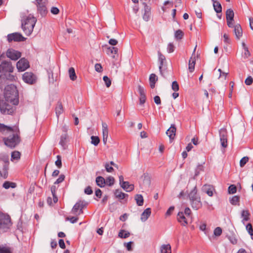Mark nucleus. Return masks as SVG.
Returning <instances> with one entry per match:
<instances>
[{"instance_id": "54", "label": "nucleus", "mask_w": 253, "mask_h": 253, "mask_svg": "<svg viewBox=\"0 0 253 253\" xmlns=\"http://www.w3.org/2000/svg\"><path fill=\"white\" fill-rule=\"evenodd\" d=\"M204 170V167L202 165H199L195 170V176H197L201 171Z\"/></svg>"}, {"instance_id": "1", "label": "nucleus", "mask_w": 253, "mask_h": 253, "mask_svg": "<svg viewBox=\"0 0 253 253\" xmlns=\"http://www.w3.org/2000/svg\"><path fill=\"white\" fill-rule=\"evenodd\" d=\"M4 95L5 100L14 105L18 104V93L16 87L12 84H7L4 87Z\"/></svg>"}, {"instance_id": "48", "label": "nucleus", "mask_w": 253, "mask_h": 253, "mask_svg": "<svg viewBox=\"0 0 253 253\" xmlns=\"http://www.w3.org/2000/svg\"><path fill=\"white\" fill-rule=\"evenodd\" d=\"M115 182V179L114 177L112 176H109L107 177L105 180V183L108 186H112L114 184Z\"/></svg>"}, {"instance_id": "7", "label": "nucleus", "mask_w": 253, "mask_h": 253, "mask_svg": "<svg viewBox=\"0 0 253 253\" xmlns=\"http://www.w3.org/2000/svg\"><path fill=\"white\" fill-rule=\"evenodd\" d=\"M10 225V219L8 215L0 211V230L5 231Z\"/></svg>"}, {"instance_id": "25", "label": "nucleus", "mask_w": 253, "mask_h": 253, "mask_svg": "<svg viewBox=\"0 0 253 253\" xmlns=\"http://www.w3.org/2000/svg\"><path fill=\"white\" fill-rule=\"evenodd\" d=\"M13 250L6 244L0 245V253H12Z\"/></svg>"}, {"instance_id": "35", "label": "nucleus", "mask_w": 253, "mask_h": 253, "mask_svg": "<svg viewBox=\"0 0 253 253\" xmlns=\"http://www.w3.org/2000/svg\"><path fill=\"white\" fill-rule=\"evenodd\" d=\"M102 134L103 137H108V126L106 123L103 122L102 123Z\"/></svg>"}, {"instance_id": "61", "label": "nucleus", "mask_w": 253, "mask_h": 253, "mask_svg": "<svg viewBox=\"0 0 253 253\" xmlns=\"http://www.w3.org/2000/svg\"><path fill=\"white\" fill-rule=\"evenodd\" d=\"M51 13L54 15H57L59 13V9L56 7L53 6L50 9Z\"/></svg>"}, {"instance_id": "23", "label": "nucleus", "mask_w": 253, "mask_h": 253, "mask_svg": "<svg viewBox=\"0 0 253 253\" xmlns=\"http://www.w3.org/2000/svg\"><path fill=\"white\" fill-rule=\"evenodd\" d=\"M151 209L147 208L142 213L141 215V220L142 221H145L148 218L151 214Z\"/></svg>"}, {"instance_id": "10", "label": "nucleus", "mask_w": 253, "mask_h": 253, "mask_svg": "<svg viewBox=\"0 0 253 253\" xmlns=\"http://www.w3.org/2000/svg\"><path fill=\"white\" fill-rule=\"evenodd\" d=\"M23 80L30 84H34L37 81V77L32 72H25L22 76Z\"/></svg>"}, {"instance_id": "22", "label": "nucleus", "mask_w": 253, "mask_h": 253, "mask_svg": "<svg viewBox=\"0 0 253 253\" xmlns=\"http://www.w3.org/2000/svg\"><path fill=\"white\" fill-rule=\"evenodd\" d=\"M121 187L126 192H130L134 189V185L133 184H130L127 181L123 182V183L121 184Z\"/></svg>"}, {"instance_id": "63", "label": "nucleus", "mask_w": 253, "mask_h": 253, "mask_svg": "<svg viewBox=\"0 0 253 253\" xmlns=\"http://www.w3.org/2000/svg\"><path fill=\"white\" fill-rule=\"evenodd\" d=\"M253 82V78L251 76H249L245 80V84L248 85H251Z\"/></svg>"}, {"instance_id": "53", "label": "nucleus", "mask_w": 253, "mask_h": 253, "mask_svg": "<svg viewBox=\"0 0 253 253\" xmlns=\"http://www.w3.org/2000/svg\"><path fill=\"white\" fill-rule=\"evenodd\" d=\"M55 165L58 168H61L62 167L61 157L60 155L57 156V160L55 162Z\"/></svg>"}, {"instance_id": "21", "label": "nucleus", "mask_w": 253, "mask_h": 253, "mask_svg": "<svg viewBox=\"0 0 253 253\" xmlns=\"http://www.w3.org/2000/svg\"><path fill=\"white\" fill-rule=\"evenodd\" d=\"M234 33L237 39H240L242 36L243 31L240 25L237 24L234 26Z\"/></svg>"}, {"instance_id": "5", "label": "nucleus", "mask_w": 253, "mask_h": 253, "mask_svg": "<svg viewBox=\"0 0 253 253\" xmlns=\"http://www.w3.org/2000/svg\"><path fill=\"white\" fill-rule=\"evenodd\" d=\"M12 129L13 131L12 132H9L10 133H14L15 132L13 128H12ZM3 140L5 144L10 148L15 147L20 141V137L17 132H16L15 133H13L12 136H10L7 138H4Z\"/></svg>"}, {"instance_id": "20", "label": "nucleus", "mask_w": 253, "mask_h": 253, "mask_svg": "<svg viewBox=\"0 0 253 253\" xmlns=\"http://www.w3.org/2000/svg\"><path fill=\"white\" fill-rule=\"evenodd\" d=\"M176 129L175 125H171L170 127L167 130L166 134L170 140L174 139L175 136Z\"/></svg>"}, {"instance_id": "24", "label": "nucleus", "mask_w": 253, "mask_h": 253, "mask_svg": "<svg viewBox=\"0 0 253 253\" xmlns=\"http://www.w3.org/2000/svg\"><path fill=\"white\" fill-rule=\"evenodd\" d=\"M177 220L183 226H185L187 224L186 218L182 212H179L178 213Z\"/></svg>"}, {"instance_id": "52", "label": "nucleus", "mask_w": 253, "mask_h": 253, "mask_svg": "<svg viewBox=\"0 0 253 253\" xmlns=\"http://www.w3.org/2000/svg\"><path fill=\"white\" fill-rule=\"evenodd\" d=\"M103 81L105 82V85L107 87L110 86L111 84V80L106 76H105L103 78Z\"/></svg>"}, {"instance_id": "19", "label": "nucleus", "mask_w": 253, "mask_h": 253, "mask_svg": "<svg viewBox=\"0 0 253 253\" xmlns=\"http://www.w3.org/2000/svg\"><path fill=\"white\" fill-rule=\"evenodd\" d=\"M143 4L144 5V9L143 19L145 21H148L150 17L151 7L149 6H148L145 3H144Z\"/></svg>"}, {"instance_id": "36", "label": "nucleus", "mask_w": 253, "mask_h": 253, "mask_svg": "<svg viewBox=\"0 0 253 253\" xmlns=\"http://www.w3.org/2000/svg\"><path fill=\"white\" fill-rule=\"evenodd\" d=\"M69 74L70 79L72 81H75L77 79L75 71L74 68L71 67L69 69Z\"/></svg>"}, {"instance_id": "45", "label": "nucleus", "mask_w": 253, "mask_h": 253, "mask_svg": "<svg viewBox=\"0 0 253 253\" xmlns=\"http://www.w3.org/2000/svg\"><path fill=\"white\" fill-rule=\"evenodd\" d=\"M20 158V153L18 151H14L11 154V161L18 160Z\"/></svg>"}, {"instance_id": "9", "label": "nucleus", "mask_w": 253, "mask_h": 253, "mask_svg": "<svg viewBox=\"0 0 253 253\" xmlns=\"http://www.w3.org/2000/svg\"><path fill=\"white\" fill-rule=\"evenodd\" d=\"M36 2L38 12L42 16H45L47 13L46 8L47 0H36Z\"/></svg>"}, {"instance_id": "51", "label": "nucleus", "mask_w": 253, "mask_h": 253, "mask_svg": "<svg viewBox=\"0 0 253 253\" xmlns=\"http://www.w3.org/2000/svg\"><path fill=\"white\" fill-rule=\"evenodd\" d=\"M237 191V187L234 185H231L228 187V192L229 194H234Z\"/></svg>"}, {"instance_id": "14", "label": "nucleus", "mask_w": 253, "mask_h": 253, "mask_svg": "<svg viewBox=\"0 0 253 253\" xmlns=\"http://www.w3.org/2000/svg\"><path fill=\"white\" fill-rule=\"evenodd\" d=\"M6 56L12 60H17L21 56V53L12 48L8 49L6 51Z\"/></svg>"}, {"instance_id": "43", "label": "nucleus", "mask_w": 253, "mask_h": 253, "mask_svg": "<svg viewBox=\"0 0 253 253\" xmlns=\"http://www.w3.org/2000/svg\"><path fill=\"white\" fill-rule=\"evenodd\" d=\"M240 197L238 196H234L230 200V203L233 205H239Z\"/></svg>"}, {"instance_id": "27", "label": "nucleus", "mask_w": 253, "mask_h": 253, "mask_svg": "<svg viewBox=\"0 0 253 253\" xmlns=\"http://www.w3.org/2000/svg\"><path fill=\"white\" fill-rule=\"evenodd\" d=\"M158 81V78L155 74H151L149 77V82L151 88L155 87V83Z\"/></svg>"}, {"instance_id": "28", "label": "nucleus", "mask_w": 253, "mask_h": 253, "mask_svg": "<svg viewBox=\"0 0 253 253\" xmlns=\"http://www.w3.org/2000/svg\"><path fill=\"white\" fill-rule=\"evenodd\" d=\"M13 130L12 128L10 126L4 125L0 123V132L2 133H6L7 132H12Z\"/></svg>"}, {"instance_id": "55", "label": "nucleus", "mask_w": 253, "mask_h": 253, "mask_svg": "<svg viewBox=\"0 0 253 253\" xmlns=\"http://www.w3.org/2000/svg\"><path fill=\"white\" fill-rule=\"evenodd\" d=\"M172 89L174 91H177L179 90V85L176 81H173L171 85Z\"/></svg>"}, {"instance_id": "16", "label": "nucleus", "mask_w": 253, "mask_h": 253, "mask_svg": "<svg viewBox=\"0 0 253 253\" xmlns=\"http://www.w3.org/2000/svg\"><path fill=\"white\" fill-rule=\"evenodd\" d=\"M16 66L18 71L22 72L29 67V63L27 59L22 58L17 63Z\"/></svg>"}, {"instance_id": "59", "label": "nucleus", "mask_w": 253, "mask_h": 253, "mask_svg": "<svg viewBox=\"0 0 253 253\" xmlns=\"http://www.w3.org/2000/svg\"><path fill=\"white\" fill-rule=\"evenodd\" d=\"M146 101V95H140L139 97V104L140 105H143Z\"/></svg>"}, {"instance_id": "47", "label": "nucleus", "mask_w": 253, "mask_h": 253, "mask_svg": "<svg viewBox=\"0 0 253 253\" xmlns=\"http://www.w3.org/2000/svg\"><path fill=\"white\" fill-rule=\"evenodd\" d=\"M91 143L94 146H97L100 142L99 138L98 136H91Z\"/></svg>"}, {"instance_id": "57", "label": "nucleus", "mask_w": 253, "mask_h": 253, "mask_svg": "<svg viewBox=\"0 0 253 253\" xmlns=\"http://www.w3.org/2000/svg\"><path fill=\"white\" fill-rule=\"evenodd\" d=\"M222 233V229L217 227L214 230V235L216 236H219Z\"/></svg>"}, {"instance_id": "40", "label": "nucleus", "mask_w": 253, "mask_h": 253, "mask_svg": "<svg viewBox=\"0 0 253 253\" xmlns=\"http://www.w3.org/2000/svg\"><path fill=\"white\" fill-rule=\"evenodd\" d=\"M213 6L214 8V10L216 13H218L221 12L222 6L221 4L218 1L216 2L215 3H213Z\"/></svg>"}, {"instance_id": "39", "label": "nucleus", "mask_w": 253, "mask_h": 253, "mask_svg": "<svg viewBox=\"0 0 253 253\" xmlns=\"http://www.w3.org/2000/svg\"><path fill=\"white\" fill-rule=\"evenodd\" d=\"M130 235V233L128 231H126L125 230H121L119 233L118 236L121 238L126 239Z\"/></svg>"}, {"instance_id": "15", "label": "nucleus", "mask_w": 253, "mask_h": 253, "mask_svg": "<svg viewBox=\"0 0 253 253\" xmlns=\"http://www.w3.org/2000/svg\"><path fill=\"white\" fill-rule=\"evenodd\" d=\"M13 70V67L10 62L3 61L0 65V72L11 73Z\"/></svg>"}, {"instance_id": "18", "label": "nucleus", "mask_w": 253, "mask_h": 253, "mask_svg": "<svg viewBox=\"0 0 253 253\" xmlns=\"http://www.w3.org/2000/svg\"><path fill=\"white\" fill-rule=\"evenodd\" d=\"M141 179L143 181V186L145 188H148L151 184V178L148 173H144L141 176Z\"/></svg>"}, {"instance_id": "2", "label": "nucleus", "mask_w": 253, "mask_h": 253, "mask_svg": "<svg viewBox=\"0 0 253 253\" xmlns=\"http://www.w3.org/2000/svg\"><path fill=\"white\" fill-rule=\"evenodd\" d=\"M36 22V18L31 14L23 18L22 28L26 35L29 36L31 34Z\"/></svg>"}, {"instance_id": "32", "label": "nucleus", "mask_w": 253, "mask_h": 253, "mask_svg": "<svg viewBox=\"0 0 253 253\" xmlns=\"http://www.w3.org/2000/svg\"><path fill=\"white\" fill-rule=\"evenodd\" d=\"M63 112V106L61 102H58L57 106L55 108V113L57 117L58 118L59 116Z\"/></svg>"}, {"instance_id": "26", "label": "nucleus", "mask_w": 253, "mask_h": 253, "mask_svg": "<svg viewBox=\"0 0 253 253\" xmlns=\"http://www.w3.org/2000/svg\"><path fill=\"white\" fill-rule=\"evenodd\" d=\"M202 190L204 192L206 193L209 196L211 197L213 195V188L210 185H205Z\"/></svg>"}, {"instance_id": "12", "label": "nucleus", "mask_w": 253, "mask_h": 253, "mask_svg": "<svg viewBox=\"0 0 253 253\" xmlns=\"http://www.w3.org/2000/svg\"><path fill=\"white\" fill-rule=\"evenodd\" d=\"M220 141L222 147L226 148L227 146V132L225 128H222L219 130Z\"/></svg>"}, {"instance_id": "11", "label": "nucleus", "mask_w": 253, "mask_h": 253, "mask_svg": "<svg viewBox=\"0 0 253 253\" xmlns=\"http://www.w3.org/2000/svg\"><path fill=\"white\" fill-rule=\"evenodd\" d=\"M85 204L83 201H79L74 206L72 210V213L76 215L77 216L83 213V209L85 206Z\"/></svg>"}, {"instance_id": "64", "label": "nucleus", "mask_w": 253, "mask_h": 253, "mask_svg": "<svg viewBox=\"0 0 253 253\" xmlns=\"http://www.w3.org/2000/svg\"><path fill=\"white\" fill-rule=\"evenodd\" d=\"M105 168L106 170L108 172H112L114 170L113 168L111 166H110L109 164L108 163L105 164Z\"/></svg>"}, {"instance_id": "8", "label": "nucleus", "mask_w": 253, "mask_h": 253, "mask_svg": "<svg viewBox=\"0 0 253 253\" xmlns=\"http://www.w3.org/2000/svg\"><path fill=\"white\" fill-rule=\"evenodd\" d=\"M15 80V77L10 74V73H5L0 76V88L2 89L5 84H8L7 81H13Z\"/></svg>"}, {"instance_id": "38", "label": "nucleus", "mask_w": 253, "mask_h": 253, "mask_svg": "<svg viewBox=\"0 0 253 253\" xmlns=\"http://www.w3.org/2000/svg\"><path fill=\"white\" fill-rule=\"evenodd\" d=\"M67 138V134L66 133L63 134L60 137V140L59 142V144L62 146V147L65 148L66 140Z\"/></svg>"}, {"instance_id": "42", "label": "nucleus", "mask_w": 253, "mask_h": 253, "mask_svg": "<svg viewBox=\"0 0 253 253\" xmlns=\"http://www.w3.org/2000/svg\"><path fill=\"white\" fill-rule=\"evenodd\" d=\"M250 213L248 211L243 210L241 213V216L243 218V222L244 221H248L249 220Z\"/></svg>"}, {"instance_id": "58", "label": "nucleus", "mask_w": 253, "mask_h": 253, "mask_svg": "<svg viewBox=\"0 0 253 253\" xmlns=\"http://www.w3.org/2000/svg\"><path fill=\"white\" fill-rule=\"evenodd\" d=\"M65 179V175L64 174H61L60 175L58 178L54 182V184H58L60 183H61L62 181H64Z\"/></svg>"}, {"instance_id": "49", "label": "nucleus", "mask_w": 253, "mask_h": 253, "mask_svg": "<svg viewBox=\"0 0 253 253\" xmlns=\"http://www.w3.org/2000/svg\"><path fill=\"white\" fill-rule=\"evenodd\" d=\"M218 71L219 72L218 79H223L224 80H225L228 73L222 72L220 69H219Z\"/></svg>"}, {"instance_id": "56", "label": "nucleus", "mask_w": 253, "mask_h": 253, "mask_svg": "<svg viewBox=\"0 0 253 253\" xmlns=\"http://www.w3.org/2000/svg\"><path fill=\"white\" fill-rule=\"evenodd\" d=\"M246 229L250 235H251V236L253 235V227H252V225L251 223H248L246 225Z\"/></svg>"}, {"instance_id": "41", "label": "nucleus", "mask_w": 253, "mask_h": 253, "mask_svg": "<svg viewBox=\"0 0 253 253\" xmlns=\"http://www.w3.org/2000/svg\"><path fill=\"white\" fill-rule=\"evenodd\" d=\"M118 51V49L116 47H109L107 48L106 52L108 55H111L112 54H117Z\"/></svg>"}, {"instance_id": "30", "label": "nucleus", "mask_w": 253, "mask_h": 253, "mask_svg": "<svg viewBox=\"0 0 253 253\" xmlns=\"http://www.w3.org/2000/svg\"><path fill=\"white\" fill-rule=\"evenodd\" d=\"M96 183L100 187H103L105 186V179L102 176H97L96 178Z\"/></svg>"}, {"instance_id": "50", "label": "nucleus", "mask_w": 253, "mask_h": 253, "mask_svg": "<svg viewBox=\"0 0 253 253\" xmlns=\"http://www.w3.org/2000/svg\"><path fill=\"white\" fill-rule=\"evenodd\" d=\"M249 157L247 156L244 157L241 159L240 161V166L241 167H243L246 163L249 161Z\"/></svg>"}, {"instance_id": "60", "label": "nucleus", "mask_w": 253, "mask_h": 253, "mask_svg": "<svg viewBox=\"0 0 253 253\" xmlns=\"http://www.w3.org/2000/svg\"><path fill=\"white\" fill-rule=\"evenodd\" d=\"M174 46L173 44L171 43H169L167 47V50L168 52L171 53L174 51Z\"/></svg>"}, {"instance_id": "29", "label": "nucleus", "mask_w": 253, "mask_h": 253, "mask_svg": "<svg viewBox=\"0 0 253 253\" xmlns=\"http://www.w3.org/2000/svg\"><path fill=\"white\" fill-rule=\"evenodd\" d=\"M114 194L116 197L118 199L123 200L128 197L127 194L124 193L119 190H116Z\"/></svg>"}, {"instance_id": "3", "label": "nucleus", "mask_w": 253, "mask_h": 253, "mask_svg": "<svg viewBox=\"0 0 253 253\" xmlns=\"http://www.w3.org/2000/svg\"><path fill=\"white\" fill-rule=\"evenodd\" d=\"M189 197L190 204L193 209L197 210L202 207V204L201 201V198L197 194V190L196 186L189 194Z\"/></svg>"}, {"instance_id": "33", "label": "nucleus", "mask_w": 253, "mask_h": 253, "mask_svg": "<svg viewBox=\"0 0 253 253\" xmlns=\"http://www.w3.org/2000/svg\"><path fill=\"white\" fill-rule=\"evenodd\" d=\"M195 64V57H191L189 62V70L190 72H193L194 70Z\"/></svg>"}, {"instance_id": "17", "label": "nucleus", "mask_w": 253, "mask_h": 253, "mask_svg": "<svg viewBox=\"0 0 253 253\" xmlns=\"http://www.w3.org/2000/svg\"><path fill=\"white\" fill-rule=\"evenodd\" d=\"M158 56H159V61L160 62V65L159 67V69L161 75L164 77V75L163 73L162 67L165 65V63H166V60L165 56L163 55L160 51L158 52Z\"/></svg>"}, {"instance_id": "37", "label": "nucleus", "mask_w": 253, "mask_h": 253, "mask_svg": "<svg viewBox=\"0 0 253 253\" xmlns=\"http://www.w3.org/2000/svg\"><path fill=\"white\" fill-rule=\"evenodd\" d=\"M136 203L138 206H142L144 202L143 196L140 194H137L135 197Z\"/></svg>"}, {"instance_id": "46", "label": "nucleus", "mask_w": 253, "mask_h": 253, "mask_svg": "<svg viewBox=\"0 0 253 253\" xmlns=\"http://www.w3.org/2000/svg\"><path fill=\"white\" fill-rule=\"evenodd\" d=\"M51 192L53 196V202L54 203H56L58 201L57 197L56 196V187L55 186H52L51 187Z\"/></svg>"}, {"instance_id": "4", "label": "nucleus", "mask_w": 253, "mask_h": 253, "mask_svg": "<svg viewBox=\"0 0 253 253\" xmlns=\"http://www.w3.org/2000/svg\"><path fill=\"white\" fill-rule=\"evenodd\" d=\"M8 156L5 155H0V176L6 178L8 176L9 168Z\"/></svg>"}, {"instance_id": "31", "label": "nucleus", "mask_w": 253, "mask_h": 253, "mask_svg": "<svg viewBox=\"0 0 253 253\" xmlns=\"http://www.w3.org/2000/svg\"><path fill=\"white\" fill-rule=\"evenodd\" d=\"M234 13L232 9L229 8L226 10V17L227 21L234 20Z\"/></svg>"}, {"instance_id": "34", "label": "nucleus", "mask_w": 253, "mask_h": 253, "mask_svg": "<svg viewBox=\"0 0 253 253\" xmlns=\"http://www.w3.org/2000/svg\"><path fill=\"white\" fill-rule=\"evenodd\" d=\"M161 253H171L170 245H164L161 247Z\"/></svg>"}, {"instance_id": "13", "label": "nucleus", "mask_w": 253, "mask_h": 253, "mask_svg": "<svg viewBox=\"0 0 253 253\" xmlns=\"http://www.w3.org/2000/svg\"><path fill=\"white\" fill-rule=\"evenodd\" d=\"M7 37L8 42H11L12 41L23 42L26 40V38L19 33H14L8 34Z\"/></svg>"}, {"instance_id": "62", "label": "nucleus", "mask_w": 253, "mask_h": 253, "mask_svg": "<svg viewBox=\"0 0 253 253\" xmlns=\"http://www.w3.org/2000/svg\"><path fill=\"white\" fill-rule=\"evenodd\" d=\"M95 70L96 72L100 73L102 71V67L100 63H96L95 65Z\"/></svg>"}, {"instance_id": "6", "label": "nucleus", "mask_w": 253, "mask_h": 253, "mask_svg": "<svg viewBox=\"0 0 253 253\" xmlns=\"http://www.w3.org/2000/svg\"><path fill=\"white\" fill-rule=\"evenodd\" d=\"M9 102L6 100L0 101V111L2 114L10 115L15 111V107L11 106Z\"/></svg>"}, {"instance_id": "44", "label": "nucleus", "mask_w": 253, "mask_h": 253, "mask_svg": "<svg viewBox=\"0 0 253 253\" xmlns=\"http://www.w3.org/2000/svg\"><path fill=\"white\" fill-rule=\"evenodd\" d=\"M183 32L180 30L176 31L174 34L175 38L177 40H181L183 38Z\"/></svg>"}]
</instances>
